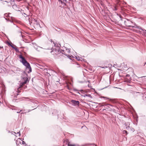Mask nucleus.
I'll use <instances>...</instances> for the list:
<instances>
[{
  "instance_id": "obj_1",
  "label": "nucleus",
  "mask_w": 146,
  "mask_h": 146,
  "mask_svg": "<svg viewBox=\"0 0 146 146\" xmlns=\"http://www.w3.org/2000/svg\"><path fill=\"white\" fill-rule=\"evenodd\" d=\"M51 43L54 44V46L52 48V50L50 51V52L53 55H57L59 54L62 53L65 55L67 56L68 58H70L71 57V56H70L68 54L70 53V50L69 49L66 48L65 47L63 48V50H61L60 51V47L59 46L56 45L54 42L51 40Z\"/></svg>"
},
{
  "instance_id": "obj_2",
  "label": "nucleus",
  "mask_w": 146,
  "mask_h": 146,
  "mask_svg": "<svg viewBox=\"0 0 146 146\" xmlns=\"http://www.w3.org/2000/svg\"><path fill=\"white\" fill-rule=\"evenodd\" d=\"M19 58L21 59V62L26 67V69L29 70V71H28V72L29 73L31 72L32 70L29 63L27 62L25 58L21 55H19Z\"/></svg>"
},
{
  "instance_id": "obj_3",
  "label": "nucleus",
  "mask_w": 146,
  "mask_h": 146,
  "mask_svg": "<svg viewBox=\"0 0 146 146\" xmlns=\"http://www.w3.org/2000/svg\"><path fill=\"white\" fill-rule=\"evenodd\" d=\"M124 23L125 25L127 26L132 27H134L131 25L132 23V22L129 19H125L124 21Z\"/></svg>"
},
{
  "instance_id": "obj_4",
  "label": "nucleus",
  "mask_w": 146,
  "mask_h": 146,
  "mask_svg": "<svg viewBox=\"0 0 146 146\" xmlns=\"http://www.w3.org/2000/svg\"><path fill=\"white\" fill-rule=\"evenodd\" d=\"M71 102L72 104L75 106H79L80 102L78 101H75L74 100H72L71 101Z\"/></svg>"
},
{
  "instance_id": "obj_5",
  "label": "nucleus",
  "mask_w": 146,
  "mask_h": 146,
  "mask_svg": "<svg viewBox=\"0 0 146 146\" xmlns=\"http://www.w3.org/2000/svg\"><path fill=\"white\" fill-rule=\"evenodd\" d=\"M23 78L24 80V81L21 83L20 84L21 85V86H22L25 84H26L28 81V78H27L26 76H25L24 77H23Z\"/></svg>"
},
{
  "instance_id": "obj_6",
  "label": "nucleus",
  "mask_w": 146,
  "mask_h": 146,
  "mask_svg": "<svg viewBox=\"0 0 146 146\" xmlns=\"http://www.w3.org/2000/svg\"><path fill=\"white\" fill-rule=\"evenodd\" d=\"M21 141H22V140L21 139L19 138L17 139L16 141L17 146H20V145H21Z\"/></svg>"
},
{
  "instance_id": "obj_7",
  "label": "nucleus",
  "mask_w": 146,
  "mask_h": 146,
  "mask_svg": "<svg viewBox=\"0 0 146 146\" xmlns=\"http://www.w3.org/2000/svg\"><path fill=\"white\" fill-rule=\"evenodd\" d=\"M99 105L100 106H108V108H110V106H112L110 104H106L104 103H99Z\"/></svg>"
},
{
  "instance_id": "obj_8",
  "label": "nucleus",
  "mask_w": 146,
  "mask_h": 146,
  "mask_svg": "<svg viewBox=\"0 0 146 146\" xmlns=\"http://www.w3.org/2000/svg\"><path fill=\"white\" fill-rule=\"evenodd\" d=\"M32 22H35L37 25L39 24L38 21L37 20V19H33L32 20Z\"/></svg>"
},
{
  "instance_id": "obj_9",
  "label": "nucleus",
  "mask_w": 146,
  "mask_h": 146,
  "mask_svg": "<svg viewBox=\"0 0 146 146\" xmlns=\"http://www.w3.org/2000/svg\"><path fill=\"white\" fill-rule=\"evenodd\" d=\"M129 125H130V124H129V123H127L125 124V126H126V129L129 128Z\"/></svg>"
},
{
  "instance_id": "obj_10",
  "label": "nucleus",
  "mask_w": 146,
  "mask_h": 146,
  "mask_svg": "<svg viewBox=\"0 0 146 146\" xmlns=\"http://www.w3.org/2000/svg\"><path fill=\"white\" fill-rule=\"evenodd\" d=\"M142 31H143V35L146 36V30L145 29H142Z\"/></svg>"
},
{
  "instance_id": "obj_11",
  "label": "nucleus",
  "mask_w": 146,
  "mask_h": 146,
  "mask_svg": "<svg viewBox=\"0 0 146 146\" xmlns=\"http://www.w3.org/2000/svg\"><path fill=\"white\" fill-rule=\"evenodd\" d=\"M83 96L84 97L86 96H88L90 98H92L91 95L89 94H86L84 96Z\"/></svg>"
},
{
  "instance_id": "obj_12",
  "label": "nucleus",
  "mask_w": 146,
  "mask_h": 146,
  "mask_svg": "<svg viewBox=\"0 0 146 146\" xmlns=\"http://www.w3.org/2000/svg\"><path fill=\"white\" fill-rule=\"evenodd\" d=\"M76 58L78 60H81L80 59H82L81 58H79L78 56H75Z\"/></svg>"
},
{
  "instance_id": "obj_13",
  "label": "nucleus",
  "mask_w": 146,
  "mask_h": 146,
  "mask_svg": "<svg viewBox=\"0 0 146 146\" xmlns=\"http://www.w3.org/2000/svg\"><path fill=\"white\" fill-rule=\"evenodd\" d=\"M35 48L37 50L39 51V49L40 48H42L40 47H38L37 48H35Z\"/></svg>"
},
{
  "instance_id": "obj_14",
  "label": "nucleus",
  "mask_w": 146,
  "mask_h": 146,
  "mask_svg": "<svg viewBox=\"0 0 146 146\" xmlns=\"http://www.w3.org/2000/svg\"><path fill=\"white\" fill-rule=\"evenodd\" d=\"M21 142V143H22V144L23 145H26V143L25 142L22 140V141Z\"/></svg>"
},
{
  "instance_id": "obj_15",
  "label": "nucleus",
  "mask_w": 146,
  "mask_h": 146,
  "mask_svg": "<svg viewBox=\"0 0 146 146\" xmlns=\"http://www.w3.org/2000/svg\"><path fill=\"white\" fill-rule=\"evenodd\" d=\"M58 1L59 2H60V3H61V4H62L64 3V4H65V5H66V4L65 3H63V1L61 0H58Z\"/></svg>"
},
{
  "instance_id": "obj_16",
  "label": "nucleus",
  "mask_w": 146,
  "mask_h": 146,
  "mask_svg": "<svg viewBox=\"0 0 146 146\" xmlns=\"http://www.w3.org/2000/svg\"><path fill=\"white\" fill-rule=\"evenodd\" d=\"M136 28H137L138 29H140V30H142L143 29L141 28V27H139V26H137L136 27Z\"/></svg>"
},
{
  "instance_id": "obj_17",
  "label": "nucleus",
  "mask_w": 146,
  "mask_h": 146,
  "mask_svg": "<svg viewBox=\"0 0 146 146\" xmlns=\"http://www.w3.org/2000/svg\"><path fill=\"white\" fill-rule=\"evenodd\" d=\"M123 134L126 133V134H127V131L126 130H124L123 131Z\"/></svg>"
},
{
  "instance_id": "obj_18",
  "label": "nucleus",
  "mask_w": 146,
  "mask_h": 146,
  "mask_svg": "<svg viewBox=\"0 0 146 146\" xmlns=\"http://www.w3.org/2000/svg\"><path fill=\"white\" fill-rule=\"evenodd\" d=\"M102 98H105L106 99H109V98H108L106 97H104V96H102Z\"/></svg>"
},
{
  "instance_id": "obj_19",
  "label": "nucleus",
  "mask_w": 146,
  "mask_h": 146,
  "mask_svg": "<svg viewBox=\"0 0 146 146\" xmlns=\"http://www.w3.org/2000/svg\"><path fill=\"white\" fill-rule=\"evenodd\" d=\"M1 1H5L7 3H8V2L7 1H6V0H1Z\"/></svg>"
},
{
  "instance_id": "obj_20",
  "label": "nucleus",
  "mask_w": 146,
  "mask_h": 146,
  "mask_svg": "<svg viewBox=\"0 0 146 146\" xmlns=\"http://www.w3.org/2000/svg\"><path fill=\"white\" fill-rule=\"evenodd\" d=\"M11 46L12 48H14L15 49V50H17V49L16 48H14V47H13V46L12 45H11Z\"/></svg>"
},
{
  "instance_id": "obj_21",
  "label": "nucleus",
  "mask_w": 146,
  "mask_h": 146,
  "mask_svg": "<svg viewBox=\"0 0 146 146\" xmlns=\"http://www.w3.org/2000/svg\"><path fill=\"white\" fill-rule=\"evenodd\" d=\"M17 133V134H19V136L20 135H21V134H20V131H19V132H18Z\"/></svg>"
},
{
  "instance_id": "obj_22",
  "label": "nucleus",
  "mask_w": 146,
  "mask_h": 146,
  "mask_svg": "<svg viewBox=\"0 0 146 146\" xmlns=\"http://www.w3.org/2000/svg\"><path fill=\"white\" fill-rule=\"evenodd\" d=\"M22 111V110H21L20 111H17V113H19L21 111Z\"/></svg>"
},
{
  "instance_id": "obj_23",
  "label": "nucleus",
  "mask_w": 146,
  "mask_h": 146,
  "mask_svg": "<svg viewBox=\"0 0 146 146\" xmlns=\"http://www.w3.org/2000/svg\"><path fill=\"white\" fill-rule=\"evenodd\" d=\"M23 73L26 76H27V74H26V73H25V72H24Z\"/></svg>"
},
{
  "instance_id": "obj_24",
  "label": "nucleus",
  "mask_w": 146,
  "mask_h": 146,
  "mask_svg": "<svg viewBox=\"0 0 146 146\" xmlns=\"http://www.w3.org/2000/svg\"><path fill=\"white\" fill-rule=\"evenodd\" d=\"M102 67V68H107V67L106 66V67Z\"/></svg>"
},
{
  "instance_id": "obj_25",
  "label": "nucleus",
  "mask_w": 146,
  "mask_h": 146,
  "mask_svg": "<svg viewBox=\"0 0 146 146\" xmlns=\"http://www.w3.org/2000/svg\"><path fill=\"white\" fill-rule=\"evenodd\" d=\"M63 1H65L66 2V0H62Z\"/></svg>"
},
{
  "instance_id": "obj_26",
  "label": "nucleus",
  "mask_w": 146,
  "mask_h": 146,
  "mask_svg": "<svg viewBox=\"0 0 146 146\" xmlns=\"http://www.w3.org/2000/svg\"><path fill=\"white\" fill-rule=\"evenodd\" d=\"M80 91H81V92H82L83 91V90H80Z\"/></svg>"
},
{
  "instance_id": "obj_27",
  "label": "nucleus",
  "mask_w": 146,
  "mask_h": 146,
  "mask_svg": "<svg viewBox=\"0 0 146 146\" xmlns=\"http://www.w3.org/2000/svg\"><path fill=\"white\" fill-rule=\"evenodd\" d=\"M7 15V14H5V16H7V15Z\"/></svg>"
},
{
  "instance_id": "obj_28",
  "label": "nucleus",
  "mask_w": 146,
  "mask_h": 146,
  "mask_svg": "<svg viewBox=\"0 0 146 146\" xmlns=\"http://www.w3.org/2000/svg\"><path fill=\"white\" fill-rule=\"evenodd\" d=\"M13 133H15V134H16V133H15V132H13Z\"/></svg>"
},
{
  "instance_id": "obj_29",
  "label": "nucleus",
  "mask_w": 146,
  "mask_h": 146,
  "mask_svg": "<svg viewBox=\"0 0 146 146\" xmlns=\"http://www.w3.org/2000/svg\"><path fill=\"white\" fill-rule=\"evenodd\" d=\"M145 64H146V62L145 63V64H144V65H145Z\"/></svg>"
},
{
  "instance_id": "obj_30",
  "label": "nucleus",
  "mask_w": 146,
  "mask_h": 146,
  "mask_svg": "<svg viewBox=\"0 0 146 146\" xmlns=\"http://www.w3.org/2000/svg\"><path fill=\"white\" fill-rule=\"evenodd\" d=\"M95 146H97L96 145H94Z\"/></svg>"
}]
</instances>
